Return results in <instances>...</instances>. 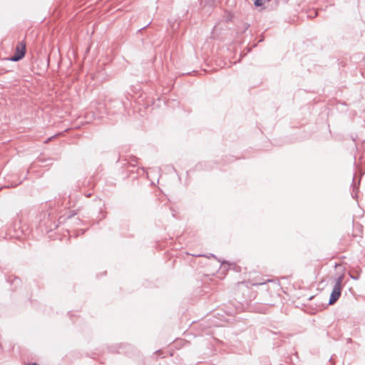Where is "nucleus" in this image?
<instances>
[{"mask_svg": "<svg viewBox=\"0 0 365 365\" xmlns=\"http://www.w3.org/2000/svg\"><path fill=\"white\" fill-rule=\"evenodd\" d=\"M342 280V276L338 277L336 280V283L330 295L329 304H334L341 296V292L343 288Z\"/></svg>", "mask_w": 365, "mask_h": 365, "instance_id": "nucleus-1", "label": "nucleus"}, {"mask_svg": "<svg viewBox=\"0 0 365 365\" xmlns=\"http://www.w3.org/2000/svg\"><path fill=\"white\" fill-rule=\"evenodd\" d=\"M26 53V43L23 41L19 42L16 47L15 55L10 60L12 61H18L23 58Z\"/></svg>", "mask_w": 365, "mask_h": 365, "instance_id": "nucleus-2", "label": "nucleus"}, {"mask_svg": "<svg viewBox=\"0 0 365 365\" xmlns=\"http://www.w3.org/2000/svg\"><path fill=\"white\" fill-rule=\"evenodd\" d=\"M265 1H266V0H256V1H255V5L256 6H262V5L264 4Z\"/></svg>", "mask_w": 365, "mask_h": 365, "instance_id": "nucleus-3", "label": "nucleus"}, {"mask_svg": "<svg viewBox=\"0 0 365 365\" xmlns=\"http://www.w3.org/2000/svg\"><path fill=\"white\" fill-rule=\"evenodd\" d=\"M57 135H53L51 138H49L48 140H46V143H48V142H50V140H51L53 138H55Z\"/></svg>", "mask_w": 365, "mask_h": 365, "instance_id": "nucleus-4", "label": "nucleus"}]
</instances>
